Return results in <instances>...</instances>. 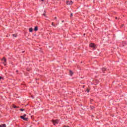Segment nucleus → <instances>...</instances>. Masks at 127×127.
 Returning a JSON list of instances; mask_svg holds the SVG:
<instances>
[{"label":"nucleus","mask_w":127,"mask_h":127,"mask_svg":"<svg viewBox=\"0 0 127 127\" xmlns=\"http://www.w3.org/2000/svg\"><path fill=\"white\" fill-rule=\"evenodd\" d=\"M102 70H103V71H106V68L103 67V68H102Z\"/></svg>","instance_id":"f8f14e48"},{"label":"nucleus","mask_w":127,"mask_h":127,"mask_svg":"<svg viewBox=\"0 0 127 127\" xmlns=\"http://www.w3.org/2000/svg\"><path fill=\"white\" fill-rule=\"evenodd\" d=\"M21 119H22L24 121H27L28 120V118L23 117V116H20Z\"/></svg>","instance_id":"20e7f679"},{"label":"nucleus","mask_w":127,"mask_h":127,"mask_svg":"<svg viewBox=\"0 0 127 127\" xmlns=\"http://www.w3.org/2000/svg\"><path fill=\"white\" fill-rule=\"evenodd\" d=\"M2 61H3V62H4V63H5V62H6V60H5V59L4 58H3L2 59Z\"/></svg>","instance_id":"423d86ee"},{"label":"nucleus","mask_w":127,"mask_h":127,"mask_svg":"<svg viewBox=\"0 0 127 127\" xmlns=\"http://www.w3.org/2000/svg\"><path fill=\"white\" fill-rule=\"evenodd\" d=\"M62 22H64V21H62Z\"/></svg>","instance_id":"aec40b11"},{"label":"nucleus","mask_w":127,"mask_h":127,"mask_svg":"<svg viewBox=\"0 0 127 127\" xmlns=\"http://www.w3.org/2000/svg\"><path fill=\"white\" fill-rule=\"evenodd\" d=\"M4 65H5V64H4Z\"/></svg>","instance_id":"5701e85b"},{"label":"nucleus","mask_w":127,"mask_h":127,"mask_svg":"<svg viewBox=\"0 0 127 127\" xmlns=\"http://www.w3.org/2000/svg\"><path fill=\"white\" fill-rule=\"evenodd\" d=\"M90 47H92V48H93V49H96V45L94 43H91L89 45Z\"/></svg>","instance_id":"f03ea898"},{"label":"nucleus","mask_w":127,"mask_h":127,"mask_svg":"<svg viewBox=\"0 0 127 127\" xmlns=\"http://www.w3.org/2000/svg\"><path fill=\"white\" fill-rule=\"evenodd\" d=\"M37 30H38V27L35 26V28H34V31H37Z\"/></svg>","instance_id":"39448f33"},{"label":"nucleus","mask_w":127,"mask_h":127,"mask_svg":"<svg viewBox=\"0 0 127 127\" xmlns=\"http://www.w3.org/2000/svg\"><path fill=\"white\" fill-rule=\"evenodd\" d=\"M64 127H69L64 126Z\"/></svg>","instance_id":"a211bd4d"},{"label":"nucleus","mask_w":127,"mask_h":127,"mask_svg":"<svg viewBox=\"0 0 127 127\" xmlns=\"http://www.w3.org/2000/svg\"><path fill=\"white\" fill-rule=\"evenodd\" d=\"M13 108H14V109H16V106H13Z\"/></svg>","instance_id":"2eb2a0df"},{"label":"nucleus","mask_w":127,"mask_h":127,"mask_svg":"<svg viewBox=\"0 0 127 127\" xmlns=\"http://www.w3.org/2000/svg\"><path fill=\"white\" fill-rule=\"evenodd\" d=\"M13 36H14V37H16L17 35L16 34H13Z\"/></svg>","instance_id":"ddd939ff"},{"label":"nucleus","mask_w":127,"mask_h":127,"mask_svg":"<svg viewBox=\"0 0 127 127\" xmlns=\"http://www.w3.org/2000/svg\"><path fill=\"white\" fill-rule=\"evenodd\" d=\"M29 30L30 32H32V31H33V29L32 28H30L29 29Z\"/></svg>","instance_id":"6e6552de"},{"label":"nucleus","mask_w":127,"mask_h":127,"mask_svg":"<svg viewBox=\"0 0 127 127\" xmlns=\"http://www.w3.org/2000/svg\"><path fill=\"white\" fill-rule=\"evenodd\" d=\"M0 80H3V77L0 76Z\"/></svg>","instance_id":"9d476101"},{"label":"nucleus","mask_w":127,"mask_h":127,"mask_svg":"<svg viewBox=\"0 0 127 127\" xmlns=\"http://www.w3.org/2000/svg\"><path fill=\"white\" fill-rule=\"evenodd\" d=\"M72 3H73V2L72 1H69V0L66 1V4L67 5L72 4Z\"/></svg>","instance_id":"7ed1b4c3"},{"label":"nucleus","mask_w":127,"mask_h":127,"mask_svg":"<svg viewBox=\"0 0 127 127\" xmlns=\"http://www.w3.org/2000/svg\"><path fill=\"white\" fill-rule=\"evenodd\" d=\"M0 127H6L5 124H2L0 126Z\"/></svg>","instance_id":"0eeeda50"},{"label":"nucleus","mask_w":127,"mask_h":127,"mask_svg":"<svg viewBox=\"0 0 127 127\" xmlns=\"http://www.w3.org/2000/svg\"><path fill=\"white\" fill-rule=\"evenodd\" d=\"M87 93H89V92H90V90H89V89H87Z\"/></svg>","instance_id":"dca6fc26"},{"label":"nucleus","mask_w":127,"mask_h":127,"mask_svg":"<svg viewBox=\"0 0 127 127\" xmlns=\"http://www.w3.org/2000/svg\"><path fill=\"white\" fill-rule=\"evenodd\" d=\"M93 108H94V107H93V106L91 107V108L92 109H93Z\"/></svg>","instance_id":"f3484780"},{"label":"nucleus","mask_w":127,"mask_h":127,"mask_svg":"<svg viewBox=\"0 0 127 127\" xmlns=\"http://www.w3.org/2000/svg\"><path fill=\"white\" fill-rule=\"evenodd\" d=\"M69 73H70V76H72V75H73V72H72V71L70 70Z\"/></svg>","instance_id":"1a4fd4ad"},{"label":"nucleus","mask_w":127,"mask_h":127,"mask_svg":"<svg viewBox=\"0 0 127 127\" xmlns=\"http://www.w3.org/2000/svg\"><path fill=\"white\" fill-rule=\"evenodd\" d=\"M42 0V1H44V0Z\"/></svg>","instance_id":"4be33fe9"},{"label":"nucleus","mask_w":127,"mask_h":127,"mask_svg":"<svg viewBox=\"0 0 127 127\" xmlns=\"http://www.w3.org/2000/svg\"><path fill=\"white\" fill-rule=\"evenodd\" d=\"M52 123L54 126H56V125H58L59 121L58 120H52Z\"/></svg>","instance_id":"f257e3e1"},{"label":"nucleus","mask_w":127,"mask_h":127,"mask_svg":"<svg viewBox=\"0 0 127 127\" xmlns=\"http://www.w3.org/2000/svg\"><path fill=\"white\" fill-rule=\"evenodd\" d=\"M21 117H23L24 118H25V117H26V114H24V116H21Z\"/></svg>","instance_id":"9b49d317"},{"label":"nucleus","mask_w":127,"mask_h":127,"mask_svg":"<svg viewBox=\"0 0 127 127\" xmlns=\"http://www.w3.org/2000/svg\"><path fill=\"white\" fill-rule=\"evenodd\" d=\"M43 15H44V16H45V14H43Z\"/></svg>","instance_id":"6ab92c4d"},{"label":"nucleus","mask_w":127,"mask_h":127,"mask_svg":"<svg viewBox=\"0 0 127 127\" xmlns=\"http://www.w3.org/2000/svg\"><path fill=\"white\" fill-rule=\"evenodd\" d=\"M20 111H21V112H22V111H24V109H20Z\"/></svg>","instance_id":"4468645a"},{"label":"nucleus","mask_w":127,"mask_h":127,"mask_svg":"<svg viewBox=\"0 0 127 127\" xmlns=\"http://www.w3.org/2000/svg\"><path fill=\"white\" fill-rule=\"evenodd\" d=\"M71 15H73V14L71 13Z\"/></svg>","instance_id":"412c9836"}]
</instances>
